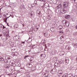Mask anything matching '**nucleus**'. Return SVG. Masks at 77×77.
<instances>
[{"label": "nucleus", "instance_id": "nucleus-60", "mask_svg": "<svg viewBox=\"0 0 77 77\" xmlns=\"http://www.w3.org/2000/svg\"><path fill=\"white\" fill-rule=\"evenodd\" d=\"M0 31H1V30L0 29Z\"/></svg>", "mask_w": 77, "mask_h": 77}, {"label": "nucleus", "instance_id": "nucleus-30", "mask_svg": "<svg viewBox=\"0 0 77 77\" xmlns=\"http://www.w3.org/2000/svg\"><path fill=\"white\" fill-rule=\"evenodd\" d=\"M29 57V55L25 56L24 57V59H26V57Z\"/></svg>", "mask_w": 77, "mask_h": 77}, {"label": "nucleus", "instance_id": "nucleus-27", "mask_svg": "<svg viewBox=\"0 0 77 77\" xmlns=\"http://www.w3.org/2000/svg\"><path fill=\"white\" fill-rule=\"evenodd\" d=\"M22 9H25V6L24 5H23L22 8Z\"/></svg>", "mask_w": 77, "mask_h": 77}, {"label": "nucleus", "instance_id": "nucleus-61", "mask_svg": "<svg viewBox=\"0 0 77 77\" xmlns=\"http://www.w3.org/2000/svg\"><path fill=\"white\" fill-rule=\"evenodd\" d=\"M16 77V76H15V77Z\"/></svg>", "mask_w": 77, "mask_h": 77}, {"label": "nucleus", "instance_id": "nucleus-33", "mask_svg": "<svg viewBox=\"0 0 77 77\" xmlns=\"http://www.w3.org/2000/svg\"><path fill=\"white\" fill-rule=\"evenodd\" d=\"M62 62H63V61H60V64H61V63H62Z\"/></svg>", "mask_w": 77, "mask_h": 77}, {"label": "nucleus", "instance_id": "nucleus-5", "mask_svg": "<svg viewBox=\"0 0 77 77\" xmlns=\"http://www.w3.org/2000/svg\"><path fill=\"white\" fill-rule=\"evenodd\" d=\"M57 71L56 69L55 68H54L50 71V72L52 74H55L56 73Z\"/></svg>", "mask_w": 77, "mask_h": 77}, {"label": "nucleus", "instance_id": "nucleus-37", "mask_svg": "<svg viewBox=\"0 0 77 77\" xmlns=\"http://www.w3.org/2000/svg\"><path fill=\"white\" fill-rule=\"evenodd\" d=\"M3 29L6 28V27L5 26L3 25Z\"/></svg>", "mask_w": 77, "mask_h": 77}, {"label": "nucleus", "instance_id": "nucleus-34", "mask_svg": "<svg viewBox=\"0 0 77 77\" xmlns=\"http://www.w3.org/2000/svg\"><path fill=\"white\" fill-rule=\"evenodd\" d=\"M54 2L55 3H57V1L56 0H54Z\"/></svg>", "mask_w": 77, "mask_h": 77}, {"label": "nucleus", "instance_id": "nucleus-35", "mask_svg": "<svg viewBox=\"0 0 77 77\" xmlns=\"http://www.w3.org/2000/svg\"><path fill=\"white\" fill-rule=\"evenodd\" d=\"M47 4H48V3H46V4H45V3L44 4V5H45V6H46V5H47Z\"/></svg>", "mask_w": 77, "mask_h": 77}, {"label": "nucleus", "instance_id": "nucleus-12", "mask_svg": "<svg viewBox=\"0 0 77 77\" xmlns=\"http://www.w3.org/2000/svg\"><path fill=\"white\" fill-rule=\"evenodd\" d=\"M28 6L29 8H31V6L32 8H33V7H34V5L33 4H29L28 5Z\"/></svg>", "mask_w": 77, "mask_h": 77}, {"label": "nucleus", "instance_id": "nucleus-42", "mask_svg": "<svg viewBox=\"0 0 77 77\" xmlns=\"http://www.w3.org/2000/svg\"><path fill=\"white\" fill-rule=\"evenodd\" d=\"M30 45V44L29 43H28L27 45V46H28H28H29V45Z\"/></svg>", "mask_w": 77, "mask_h": 77}, {"label": "nucleus", "instance_id": "nucleus-11", "mask_svg": "<svg viewBox=\"0 0 77 77\" xmlns=\"http://www.w3.org/2000/svg\"><path fill=\"white\" fill-rule=\"evenodd\" d=\"M50 30L51 32H55V28H54V27L51 28L50 29Z\"/></svg>", "mask_w": 77, "mask_h": 77}, {"label": "nucleus", "instance_id": "nucleus-1", "mask_svg": "<svg viewBox=\"0 0 77 77\" xmlns=\"http://www.w3.org/2000/svg\"><path fill=\"white\" fill-rule=\"evenodd\" d=\"M63 5L64 6L63 9H61L60 10V12L64 14L67 12V8L69 6V3L68 2H64L63 3Z\"/></svg>", "mask_w": 77, "mask_h": 77}, {"label": "nucleus", "instance_id": "nucleus-43", "mask_svg": "<svg viewBox=\"0 0 77 77\" xmlns=\"http://www.w3.org/2000/svg\"><path fill=\"white\" fill-rule=\"evenodd\" d=\"M64 38V37H63V36H61V37H60V38Z\"/></svg>", "mask_w": 77, "mask_h": 77}, {"label": "nucleus", "instance_id": "nucleus-50", "mask_svg": "<svg viewBox=\"0 0 77 77\" xmlns=\"http://www.w3.org/2000/svg\"><path fill=\"white\" fill-rule=\"evenodd\" d=\"M8 20V18H7V19H6V21H5L6 23H7V22H6V20Z\"/></svg>", "mask_w": 77, "mask_h": 77}, {"label": "nucleus", "instance_id": "nucleus-39", "mask_svg": "<svg viewBox=\"0 0 77 77\" xmlns=\"http://www.w3.org/2000/svg\"><path fill=\"white\" fill-rule=\"evenodd\" d=\"M21 43L22 44H25V42H22Z\"/></svg>", "mask_w": 77, "mask_h": 77}, {"label": "nucleus", "instance_id": "nucleus-9", "mask_svg": "<svg viewBox=\"0 0 77 77\" xmlns=\"http://www.w3.org/2000/svg\"><path fill=\"white\" fill-rule=\"evenodd\" d=\"M69 59H68V57H66L65 60V64L66 65H68V63H69Z\"/></svg>", "mask_w": 77, "mask_h": 77}, {"label": "nucleus", "instance_id": "nucleus-20", "mask_svg": "<svg viewBox=\"0 0 77 77\" xmlns=\"http://www.w3.org/2000/svg\"><path fill=\"white\" fill-rule=\"evenodd\" d=\"M57 60V58L56 57H54L53 58V60L54 61H56V60Z\"/></svg>", "mask_w": 77, "mask_h": 77}, {"label": "nucleus", "instance_id": "nucleus-62", "mask_svg": "<svg viewBox=\"0 0 77 77\" xmlns=\"http://www.w3.org/2000/svg\"><path fill=\"white\" fill-rule=\"evenodd\" d=\"M20 0V1H21V0Z\"/></svg>", "mask_w": 77, "mask_h": 77}, {"label": "nucleus", "instance_id": "nucleus-23", "mask_svg": "<svg viewBox=\"0 0 77 77\" xmlns=\"http://www.w3.org/2000/svg\"><path fill=\"white\" fill-rule=\"evenodd\" d=\"M73 45L74 47H77V44H75L74 43H73L72 44Z\"/></svg>", "mask_w": 77, "mask_h": 77}, {"label": "nucleus", "instance_id": "nucleus-55", "mask_svg": "<svg viewBox=\"0 0 77 77\" xmlns=\"http://www.w3.org/2000/svg\"><path fill=\"white\" fill-rule=\"evenodd\" d=\"M7 26H9V25L8 24H7Z\"/></svg>", "mask_w": 77, "mask_h": 77}, {"label": "nucleus", "instance_id": "nucleus-7", "mask_svg": "<svg viewBox=\"0 0 77 77\" xmlns=\"http://www.w3.org/2000/svg\"><path fill=\"white\" fill-rule=\"evenodd\" d=\"M13 39L14 41H20V38H19L17 35H16L14 37Z\"/></svg>", "mask_w": 77, "mask_h": 77}, {"label": "nucleus", "instance_id": "nucleus-44", "mask_svg": "<svg viewBox=\"0 0 77 77\" xmlns=\"http://www.w3.org/2000/svg\"><path fill=\"white\" fill-rule=\"evenodd\" d=\"M2 8H0V12H1V10H2Z\"/></svg>", "mask_w": 77, "mask_h": 77}, {"label": "nucleus", "instance_id": "nucleus-26", "mask_svg": "<svg viewBox=\"0 0 77 77\" xmlns=\"http://www.w3.org/2000/svg\"><path fill=\"white\" fill-rule=\"evenodd\" d=\"M38 1H40V2H45L46 0H38Z\"/></svg>", "mask_w": 77, "mask_h": 77}, {"label": "nucleus", "instance_id": "nucleus-2", "mask_svg": "<svg viewBox=\"0 0 77 77\" xmlns=\"http://www.w3.org/2000/svg\"><path fill=\"white\" fill-rule=\"evenodd\" d=\"M62 23L64 26L66 27H69V22L66 20H63L62 21Z\"/></svg>", "mask_w": 77, "mask_h": 77}, {"label": "nucleus", "instance_id": "nucleus-32", "mask_svg": "<svg viewBox=\"0 0 77 77\" xmlns=\"http://www.w3.org/2000/svg\"><path fill=\"white\" fill-rule=\"evenodd\" d=\"M72 21H75V19L74 18H72Z\"/></svg>", "mask_w": 77, "mask_h": 77}, {"label": "nucleus", "instance_id": "nucleus-15", "mask_svg": "<svg viewBox=\"0 0 77 77\" xmlns=\"http://www.w3.org/2000/svg\"><path fill=\"white\" fill-rule=\"evenodd\" d=\"M62 28H63V27L62 25H60L58 26V28L59 30H62Z\"/></svg>", "mask_w": 77, "mask_h": 77}, {"label": "nucleus", "instance_id": "nucleus-45", "mask_svg": "<svg viewBox=\"0 0 77 77\" xmlns=\"http://www.w3.org/2000/svg\"><path fill=\"white\" fill-rule=\"evenodd\" d=\"M28 47H31V45H29V46H28Z\"/></svg>", "mask_w": 77, "mask_h": 77}, {"label": "nucleus", "instance_id": "nucleus-54", "mask_svg": "<svg viewBox=\"0 0 77 77\" xmlns=\"http://www.w3.org/2000/svg\"><path fill=\"white\" fill-rule=\"evenodd\" d=\"M1 26H2V25L0 23V27Z\"/></svg>", "mask_w": 77, "mask_h": 77}, {"label": "nucleus", "instance_id": "nucleus-10", "mask_svg": "<svg viewBox=\"0 0 77 77\" xmlns=\"http://www.w3.org/2000/svg\"><path fill=\"white\" fill-rule=\"evenodd\" d=\"M65 18L67 20H69L70 18V15H69L66 14L65 16Z\"/></svg>", "mask_w": 77, "mask_h": 77}, {"label": "nucleus", "instance_id": "nucleus-28", "mask_svg": "<svg viewBox=\"0 0 77 77\" xmlns=\"http://www.w3.org/2000/svg\"><path fill=\"white\" fill-rule=\"evenodd\" d=\"M37 14H38V15H40L41 14V13L40 12V11H37Z\"/></svg>", "mask_w": 77, "mask_h": 77}, {"label": "nucleus", "instance_id": "nucleus-25", "mask_svg": "<svg viewBox=\"0 0 77 77\" xmlns=\"http://www.w3.org/2000/svg\"><path fill=\"white\" fill-rule=\"evenodd\" d=\"M54 65H55V66H57V67L58 66V65H59V64L57 63H55L54 64Z\"/></svg>", "mask_w": 77, "mask_h": 77}, {"label": "nucleus", "instance_id": "nucleus-21", "mask_svg": "<svg viewBox=\"0 0 77 77\" xmlns=\"http://www.w3.org/2000/svg\"><path fill=\"white\" fill-rule=\"evenodd\" d=\"M14 26L15 28H18V25L17 24H15Z\"/></svg>", "mask_w": 77, "mask_h": 77}, {"label": "nucleus", "instance_id": "nucleus-17", "mask_svg": "<svg viewBox=\"0 0 77 77\" xmlns=\"http://www.w3.org/2000/svg\"><path fill=\"white\" fill-rule=\"evenodd\" d=\"M4 60V59L2 57H0V61L3 62Z\"/></svg>", "mask_w": 77, "mask_h": 77}, {"label": "nucleus", "instance_id": "nucleus-56", "mask_svg": "<svg viewBox=\"0 0 77 77\" xmlns=\"http://www.w3.org/2000/svg\"><path fill=\"white\" fill-rule=\"evenodd\" d=\"M76 0H73L74 2H75Z\"/></svg>", "mask_w": 77, "mask_h": 77}, {"label": "nucleus", "instance_id": "nucleus-13", "mask_svg": "<svg viewBox=\"0 0 77 77\" xmlns=\"http://www.w3.org/2000/svg\"><path fill=\"white\" fill-rule=\"evenodd\" d=\"M69 45H67L66 46V49L67 50H69Z\"/></svg>", "mask_w": 77, "mask_h": 77}, {"label": "nucleus", "instance_id": "nucleus-58", "mask_svg": "<svg viewBox=\"0 0 77 77\" xmlns=\"http://www.w3.org/2000/svg\"><path fill=\"white\" fill-rule=\"evenodd\" d=\"M72 1H74V0H71Z\"/></svg>", "mask_w": 77, "mask_h": 77}, {"label": "nucleus", "instance_id": "nucleus-36", "mask_svg": "<svg viewBox=\"0 0 77 77\" xmlns=\"http://www.w3.org/2000/svg\"><path fill=\"white\" fill-rule=\"evenodd\" d=\"M43 54H41L40 55V56H41L40 57H42V56H43Z\"/></svg>", "mask_w": 77, "mask_h": 77}, {"label": "nucleus", "instance_id": "nucleus-51", "mask_svg": "<svg viewBox=\"0 0 77 77\" xmlns=\"http://www.w3.org/2000/svg\"><path fill=\"white\" fill-rule=\"evenodd\" d=\"M34 31H35V32L36 31V29H34Z\"/></svg>", "mask_w": 77, "mask_h": 77}, {"label": "nucleus", "instance_id": "nucleus-57", "mask_svg": "<svg viewBox=\"0 0 77 77\" xmlns=\"http://www.w3.org/2000/svg\"><path fill=\"white\" fill-rule=\"evenodd\" d=\"M7 32H8V33H9V31H8Z\"/></svg>", "mask_w": 77, "mask_h": 77}, {"label": "nucleus", "instance_id": "nucleus-53", "mask_svg": "<svg viewBox=\"0 0 77 77\" xmlns=\"http://www.w3.org/2000/svg\"><path fill=\"white\" fill-rule=\"evenodd\" d=\"M0 27H2V25H1V26Z\"/></svg>", "mask_w": 77, "mask_h": 77}, {"label": "nucleus", "instance_id": "nucleus-40", "mask_svg": "<svg viewBox=\"0 0 77 77\" xmlns=\"http://www.w3.org/2000/svg\"><path fill=\"white\" fill-rule=\"evenodd\" d=\"M70 77H74L73 75H72V74L70 76Z\"/></svg>", "mask_w": 77, "mask_h": 77}, {"label": "nucleus", "instance_id": "nucleus-59", "mask_svg": "<svg viewBox=\"0 0 77 77\" xmlns=\"http://www.w3.org/2000/svg\"><path fill=\"white\" fill-rule=\"evenodd\" d=\"M2 75H1V76H2Z\"/></svg>", "mask_w": 77, "mask_h": 77}, {"label": "nucleus", "instance_id": "nucleus-48", "mask_svg": "<svg viewBox=\"0 0 77 77\" xmlns=\"http://www.w3.org/2000/svg\"><path fill=\"white\" fill-rule=\"evenodd\" d=\"M31 16H33V14H31Z\"/></svg>", "mask_w": 77, "mask_h": 77}, {"label": "nucleus", "instance_id": "nucleus-4", "mask_svg": "<svg viewBox=\"0 0 77 77\" xmlns=\"http://www.w3.org/2000/svg\"><path fill=\"white\" fill-rule=\"evenodd\" d=\"M57 75L59 77H61L63 75V71L61 70H60L58 71Z\"/></svg>", "mask_w": 77, "mask_h": 77}, {"label": "nucleus", "instance_id": "nucleus-31", "mask_svg": "<svg viewBox=\"0 0 77 77\" xmlns=\"http://www.w3.org/2000/svg\"><path fill=\"white\" fill-rule=\"evenodd\" d=\"M34 3L35 4V5H36V4H37V1L35 0L34 1Z\"/></svg>", "mask_w": 77, "mask_h": 77}, {"label": "nucleus", "instance_id": "nucleus-8", "mask_svg": "<svg viewBox=\"0 0 77 77\" xmlns=\"http://www.w3.org/2000/svg\"><path fill=\"white\" fill-rule=\"evenodd\" d=\"M15 61L14 60H11L9 62V64L10 65H13L14 64H15Z\"/></svg>", "mask_w": 77, "mask_h": 77}, {"label": "nucleus", "instance_id": "nucleus-3", "mask_svg": "<svg viewBox=\"0 0 77 77\" xmlns=\"http://www.w3.org/2000/svg\"><path fill=\"white\" fill-rule=\"evenodd\" d=\"M5 60L4 61V62L6 63H8L9 62L8 60H11V57L9 56H6L5 57Z\"/></svg>", "mask_w": 77, "mask_h": 77}, {"label": "nucleus", "instance_id": "nucleus-49", "mask_svg": "<svg viewBox=\"0 0 77 77\" xmlns=\"http://www.w3.org/2000/svg\"><path fill=\"white\" fill-rule=\"evenodd\" d=\"M17 64H19V65H20V63H17Z\"/></svg>", "mask_w": 77, "mask_h": 77}, {"label": "nucleus", "instance_id": "nucleus-14", "mask_svg": "<svg viewBox=\"0 0 77 77\" xmlns=\"http://www.w3.org/2000/svg\"><path fill=\"white\" fill-rule=\"evenodd\" d=\"M10 67V66L9 65H8L7 64H6L5 66V67L6 68H9Z\"/></svg>", "mask_w": 77, "mask_h": 77}, {"label": "nucleus", "instance_id": "nucleus-38", "mask_svg": "<svg viewBox=\"0 0 77 77\" xmlns=\"http://www.w3.org/2000/svg\"><path fill=\"white\" fill-rule=\"evenodd\" d=\"M45 36H48V35L47 34L45 33Z\"/></svg>", "mask_w": 77, "mask_h": 77}, {"label": "nucleus", "instance_id": "nucleus-6", "mask_svg": "<svg viewBox=\"0 0 77 77\" xmlns=\"http://www.w3.org/2000/svg\"><path fill=\"white\" fill-rule=\"evenodd\" d=\"M27 67H28V68H32V67L33 66L32 64V63H27Z\"/></svg>", "mask_w": 77, "mask_h": 77}, {"label": "nucleus", "instance_id": "nucleus-16", "mask_svg": "<svg viewBox=\"0 0 77 77\" xmlns=\"http://www.w3.org/2000/svg\"><path fill=\"white\" fill-rule=\"evenodd\" d=\"M66 75L67 76V77H71V76L72 75V74H69L68 73H66Z\"/></svg>", "mask_w": 77, "mask_h": 77}, {"label": "nucleus", "instance_id": "nucleus-47", "mask_svg": "<svg viewBox=\"0 0 77 77\" xmlns=\"http://www.w3.org/2000/svg\"><path fill=\"white\" fill-rule=\"evenodd\" d=\"M14 50H15V49H13L12 50V51H14Z\"/></svg>", "mask_w": 77, "mask_h": 77}, {"label": "nucleus", "instance_id": "nucleus-52", "mask_svg": "<svg viewBox=\"0 0 77 77\" xmlns=\"http://www.w3.org/2000/svg\"><path fill=\"white\" fill-rule=\"evenodd\" d=\"M59 32L60 33H62V31H60Z\"/></svg>", "mask_w": 77, "mask_h": 77}, {"label": "nucleus", "instance_id": "nucleus-22", "mask_svg": "<svg viewBox=\"0 0 77 77\" xmlns=\"http://www.w3.org/2000/svg\"><path fill=\"white\" fill-rule=\"evenodd\" d=\"M61 56H63V55H64V54H65V52H63V51H61Z\"/></svg>", "mask_w": 77, "mask_h": 77}, {"label": "nucleus", "instance_id": "nucleus-19", "mask_svg": "<svg viewBox=\"0 0 77 77\" xmlns=\"http://www.w3.org/2000/svg\"><path fill=\"white\" fill-rule=\"evenodd\" d=\"M14 55V56H17V54H18V53L17 52H14L13 54Z\"/></svg>", "mask_w": 77, "mask_h": 77}, {"label": "nucleus", "instance_id": "nucleus-29", "mask_svg": "<svg viewBox=\"0 0 77 77\" xmlns=\"http://www.w3.org/2000/svg\"><path fill=\"white\" fill-rule=\"evenodd\" d=\"M11 16L12 18H14V15H10V16L8 17V18H9V17H11Z\"/></svg>", "mask_w": 77, "mask_h": 77}, {"label": "nucleus", "instance_id": "nucleus-24", "mask_svg": "<svg viewBox=\"0 0 77 77\" xmlns=\"http://www.w3.org/2000/svg\"><path fill=\"white\" fill-rule=\"evenodd\" d=\"M62 77H68L67 75H66V73H65L64 75H63Z\"/></svg>", "mask_w": 77, "mask_h": 77}, {"label": "nucleus", "instance_id": "nucleus-46", "mask_svg": "<svg viewBox=\"0 0 77 77\" xmlns=\"http://www.w3.org/2000/svg\"><path fill=\"white\" fill-rule=\"evenodd\" d=\"M38 29H39V28H36V31H38Z\"/></svg>", "mask_w": 77, "mask_h": 77}, {"label": "nucleus", "instance_id": "nucleus-18", "mask_svg": "<svg viewBox=\"0 0 77 77\" xmlns=\"http://www.w3.org/2000/svg\"><path fill=\"white\" fill-rule=\"evenodd\" d=\"M62 7V5L61 4H60L58 6H57V8L58 9H59L60 8Z\"/></svg>", "mask_w": 77, "mask_h": 77}, {"label": "nucleus", "instance_id": "nucleus-41", "mask_svg": "<svg viewBox=\"0 0 77 77\" xmlns=\"http://www.w3.org/2000/svg\"><path fill=\"white\" fill-rule=\"evenodd\" d=\"M75 29H77V25L75 26Z\"/></svg>", "mask_w": 77, "mask_h": 77}]
</instances>
